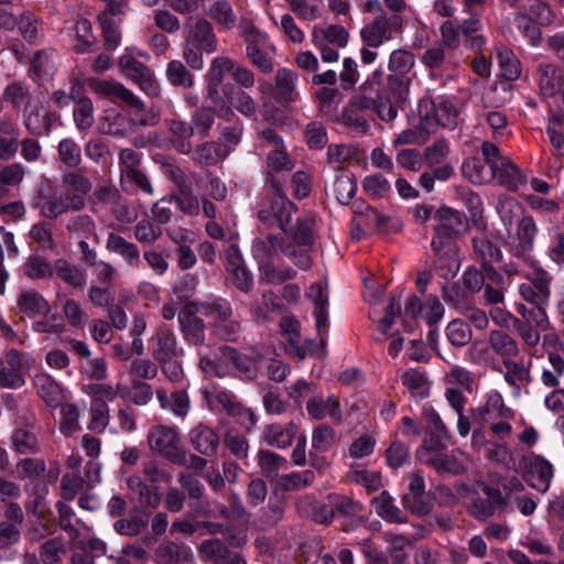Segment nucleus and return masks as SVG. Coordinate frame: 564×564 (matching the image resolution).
Listing matches in <instances>:
<instances>
[{"instance_id": "obj_18", "label": "nucleus", "mask_w": 564, "mask_h": 564, "mask_svg": "<svg viewBox=\"0 0 564 564\" xmlns=\"http://www.w3.org/2000/svg\"><path fill=\"white\" fill-rule=\"evenodd\" d=\"M177 482L182 492L186 496L189 506L198 513L205 514L209 503L205 501V487L193 474L182 471L177 475Z\"/></svg>"}, {"instance_id": "obj_43", "label": "nucleus", "mask_w": 564, "mask_h": 564, "mask_svg": "<svg viewBox=\"0 0 564 564\" xmlns=\"http://www.w3.org/2000/svg\"><path fill=\"white\" fill-rule=\"evenodd\" d=\"M378 516L384 521L394 523L406 522L404 513L394 505L393 498L388 491H382L378 497L371 501Z\"/></svg>"}, {"instance_id": "obj_17", "label": "nucleus", "mask_w": 564, "mask_h": 564, "mask_svg": "<svg viewBox=\"0 0 564 564\" xmlns=\"http://www.w3.org/2000/svg\"><path fill=\"white\" fill-rule=\"evenodd\" d=\"M70 98L74 102L73 117L76 127L79 130L89 129L94 123V105L82 84L72 86Z\"/></svg>"}, {"instance_id": "obj_34", "label": "nucleus", "mask_w": 564, "mask_h": 564, "mask_svg": "<svg viewBox=\"0 0 564 564\" xmlns=\"http://www.w3.org/2000/svg\"><path fill=\"white\" fill-rule=\"evenodd\" d=\"M306 410L315 420H323L329 415L333 420L341 421V410L339 401L329 395L326 400L321 397H313L307 401Z\"/></svg>"}, {"instance_id": "obj_56", "label": "nucleus", "mask_w": 564, "mask_h": 564, "mask_svg": "<svg viewBox=\"0 0 564 564\" xmlns=\"http://www.w3.org/2000/svg\"><path fill=\"white\" fill-rule=\"evenodd\" d=\"M445 335L451 345L457 348L466 346L473 338L469 325L458 318L447 324Z\"/></svg>"}, {"instance_id": "obj_22", "label": "nucleus", "mask_w": 564, "mask_h": 564, "mask_svg": "<svg viewBox=\"0 0 564 564\" xmlns=\"http://www.w3.org/2000/svg\"><path fill=\"white\" fill-rule=\"evenodd\" d=\"M152 355L158 362L183 355V349L177 346L176 336L170 328L162 327L158 330L152 339Z\"/></svg>"}, {"instance_id": "obj_24", "label": "nucleus", "mask_w": 564, "mask_h": 564, "mask_svg": "<svg viewBox=\"0 0 564 564\" xmlns=\"http://www.w3.org/2000/svg\"><path fill=\"white\" fill-rule=\"evenodd\" d=\"M230 152L227 145L217 141H206L193 148L192 160L202 166H215Z\"/></svg>"}, {"instance_id": "obj_62", "label": "nucleus", "mask_w": 564, "mask_h": 564, "mask_svg": "<svg viewBox=\"0 0 564 564\" xmlns=\"http://www.w3.org/2000/svg\"><path fill=\"white\" fill-rule=\"evenodd\" d=\"M518 313L523 317L521 322H525L530 326H534L535 328L542 330H545L549 326V319L543 305H520Z\"/></svg>"}, {"instance_id": "obj_4", "label": "nucleus", "mask_w": 564, "mask_h": 564, "mask_svg": "<svg viewBox=\"0 0 564 564\" xmlns=\"http://www.w3.org/2000/svg\"><path fill=\"white\" fill-rule=\"evenodd\" d=\"M403 26V19L397 13L378 14L373 21L360 31L365 44L370 47H378L383 42L392 39L393 33H400Z\"/></svg>"}, {"instance_id": "obj_51", "label": "nucleus", "mask_w": 564, "mask_h": 564, "mask_svg": "<svg viewBox=\"0 0 564 564\" xmlns=\"http://www.w3.org/2000/svg\"><path fill=\"white\" fill-rule=\"evenodd\" d=\"M314 218L311 216L300 217L296 220L294 230L289 231L288 236L294 242V245L311 247L314 243Z\"/></svg>"}, {"instance_id": "obj_39", "label": "nucleus", "mask_w": 564, "mask_h": 564, "mask_svg": "<svg viewBox=\"0 0 564 564\" xmlns=\"http://www.w3.org/2000/svg\"><path fill=\"white\" fill-rule=\"evenodd\" d=\"M550 223L549 234L552 243L549 249V257L553 262L564 264V214L554 215Z\"/></svg>"}, {"instance_id": "obj_11", "label": "nucleus", "mask_w": 564, "mask_h": 564, "mask_svg": "<svg viewBox=\"0 0 564 564\" xmlns=\"http://www.w3.org/2000/svg\"><path fill=\"white\" fill-rule=\"evenodd\" d=\"M118 65L123 76L135 83L144 93L150 96L158 95V85L152 79L150 69L142 62L126 54L119 57Z\"/></svg>"}, {"instance_id": "obj_14", "label": "nucleus", "mask_w": 564, "mask_h": 564, "mask_svg": "<svg viewBox=\"0 0 564 564\" xmlns=\"http://www.w3.org/2000/svg\"><path fill=\"white\" fill-rule=\"evenodd\" d=\"M524 480L530 487L541 494H545L553 478V466L542 456H533L524 464Z\"/></svg>"}, {"instance_id": "obj_38", "label": "nucleus", "mask_w": 564, "mask_h": 564, "mask_svg": "<svg viewBox=\"0 0 564 564\" xmlns=\"http://www.w3.org/2000/svg\"><path fill=\"white\" fill-rule=\"evenodd\" d=\"M156 397L163 409L170 410L178 417L184 419L191 409L189 398L184 390L174 391L167 395L163 389H158Z\"/></svg>"}, {"instance_id": "obj_30", "label": "nucleus", "mask_w": 564, "mask_h": 564, "mask_svg": "<svg viewBox=\"0 0 564 564\" xmlns=\"http://www.w3.org/2000/svg\"><path fill=\"white\" fill-rule=\"evenodd\" d=\"M10 447L19 455H35L41 451L36 434L22 425H14L10 435Z\"/></svg>"}, {"instance_id": "obj_19", "label": "nucleus", "mask_w": 564, "mask_h": 564, "mask_svg": "<svg viewBox=\"0 0 564 564\" xmlns=\"http://www.w3.org/2000/svg\"><path fill=\"white\" fill-rule=\"evenodd\" d=\"M214 400L230 416L237 417L238 423L247 431H250L257 422L254 413L238 402L235 397L225 390L217 391Z\"/></svg>"}, {"instance_id": "obj_9", "label": "nucleus", "mask_w": 564, "mask_h": 564, "mask_svg": "<svg viewBox=\"0 0 564 564\" xmlns=\"http://www.w3.org/2000/svg\"><path fill=\"white\" fill-rule=\"evenodd\" d=\"M534 79L542 97L552 98L561 95L562 100L564 99V66L540 63L535 67Z\"/></svg>"}, {"instance_id": "obj_50", "label": "nucleus", "mask_w": 564, "mask_h": 564, "mask_svg": "<svg viewBox=\"0 0 564 564\" xmlns=\"http://www.w3.org/2000/svg\"><path fill=\"white\" fill-rule=\"evenodd\" d=\"M431 133H433L431 127L420 118L416 127L403 130L395 137L393 145L397 148L403 144H422L430 138Z\"/></svg>"}, {"instance_id": "obj_46", "label": "nucleus", "mask_w": 564, "mask_h": 564, "mask_svg": "<svg viewBox=\"0 0 564 564\" xmlns=\"http://www.w3.org/2000/svg\"><path fill=\"white\" fill-rule=\"evenodd\" d=\"M258 464L260 466L261 474L270 481L276 480L279 471L288 467L286 458L269 449L259 451Z\"/></svg>"}, {"instance_id": "obj_25", "label": "nucleus", "mask_w": 564, "mask_h": 564, "mask_svg": "<svg viewBox=\"0 0 564 564\" xmlns=\"http://www.w3.org/2000/svg\"><path fill=\"white\" fill-rule=\"evenodd\" d=\"M283 238L268 235L265 239L257 238L252 241L251 253L257 262L258 271L273 263V252L281 250Z\"/></svg>"}, {"instance_id": "obj_48", "label": "nucleus", "mask_w": 564, "mask_h": 564, "mask_svg": "<svg viewBox=\"0 0 564 564\" xmlns=\"http://www.w3.org/2000/svg\"><path fill=\"white\" fill-rule=\"evenodd\" d=\"M2 98L13 108L20 109L21 107H24V110L28 111V106L31 101L32 94L29 86L25 83L19 80L9 84L4 88Z\"/></svg>"}, {"instance_id": "obj_54", "label": "nucleus", "mask_w": 564, "mask_h": 564, "mask_svg": "<svg viewBox=\"0 0 564 564\" xmlns=\"http://www.w3.org/2000/svg\"><path fill=\"white\" fill-rule=\"evenodd\" d=\"M213 334L220 340L237 343L241 333V323L232 317L210 323Z\"/></svg>"}, {"instance_id": "obj_52", "label": "nucleus", "mask_w": 564, "mask_h": 564, "mask_svg": "<svg viewBox=\"0 0 564 564\" xmlns=\"http://www.w3.org/2000/svg\"><path fill=\"white\" fill-rule=\"evenodd\" d=\"M169 83L174 87L188 89L194 85V77L186 66L177 59L167 63L165 70Z\"/></svg>"}, {"instance_id": "obj_57", "label": "nucleus", "mask_w": 564, "mask_h": 564, "mask_svg": "<svg viewBox=\"0 0 564 564\" xmlns=\"http://www.w3.org/2000/svg\"><path fill=\"white\" fill-rule=\"evenodd\" d=\"M506 367L503 379L512 387H518V383H529L530 369L522 361H514L512 358L502 360Z\"/></svg>"}, {"instance_id": "obj_1", "label": "nucleus", "mask_w": 564, "mask_h": 564, "mask_svg": "<svg viewBox=\"0 0 564 564\" xmlns=\"http://www.w3.org/2000/svg\"><path fill=\"white\" fill-rule=\"evenodd\" d=\"M66 191L59 197L40 194L33 206L48 219H56L68 212H79L86 206L84 196L93 189L90 180L80 172H68L63 175Z\"/></svg>"}, {"instance_id": "obj_13", "label": "nucleus", "mask_w": 564, "mask_h": 564, "mask_svg": "<svg viewBox=\"0 0 564 564\" xmlns=\"http://www.w3.org/2000/svg\"><path fill=\"white\" fill-rule=\"evenodd\" d=\"M409 495L402 498L403 507L412 513L424 517L431 512L432 505L425 499V481L421 471L409 475Z\"/></svg>"}, {"instance_id": "obj_36", "label": "nucleus", "mask_w": 564, "mask_h": 564, "mask_svg": "<svg viewBox=\"0 0 564 564\" xmlns=\"http://www.w3.org/2000/svg\"><path fill=\"white\" fill-rule=\"evenodd\" d=\"M274 198L271 200V209L273 215V223L276 221L279 228L288 234V227L291 224L292 215L297 210L296 205L291 202L282 187V193L273 194Z\"/></svg>"}, {"instance_id": "obj_37", "label": "nucleus", "mask_w": 564, "mask_h": 564, "mask_svg": "<svg viewBox=\"0 0 564 564\" xmlns=\"http://www.w3.org/2000/svg\"><path fill=\"white\" fill-rule=\"evenodd\" d=\"M306 296L314 303V316L316 321V329L319 336L327 330V304L328 297L324 294L321 284H312L306 293Z\"/></svg>"}, {"instance_id": "obj_8", "label": "nucleus", "mask_w": 564, "mask_h": 564, "mask_svg": "<svg viewBox=\"0 0 564 564\" xmlns=\"http://www.w3.org/2000/svg\"><path fill=\"white\" fill-rule=\"evenodd\" d=\"M28 356L15 349L7 351L3 359L0 358V387L17 389L24 386L23 372L29 369Z\"/></svg>"}, {"instance_id": "obj_6", "label": "nucleus", "mask_w": 564, "mask_h": 564, "mask_svg": "<svg viewBox=\"0 0 564 564\" xmlns=\"http://www.w3.org/2000/svg\"><path fill=\"white\" fill-rule=\"evenodd\" d=\"M87 84L93 91L120 107H128L135 111H142L144 109L143 101L119 82L88 78Z\"/></svg>"}, {"instance_id": "obj_12", "label": "nucleus", "mask_w": 564, "mask_h": 564, "mask_svg": "<svg viewBox=\"0 0 564 564\" xmlns=\"http://www.w3.org/2000/svg\"><path fill=\"white\" fill-rule=\"evenodd\" d=\"M265 184L272 194L282 193L283 183L279 173L292 171L295 166L294 161L286 153L284 148L275 149L268 153L265 160Z\"/></svg>"}, {"instance_id": "obj_31", "label": "nucleus", "mask_w": 564, "mask_h": 564, "mask_svg": "<svg viewBox=\"0 0 564 564\" xmlns=\"http://www.w3.org/2000/svg\"><path fill=\"white\" fill-rule=\"evenodd\" d=\"M55 120L56 115L54 112L39 105L28 111L25 127L33 135H48Z\"/></svg>"}, {"instance_id": "obj_15", "label": "nucleus", "mask_w": 564, "mask_h": 564, "mask_svg": "<svg viewBox=\"0 0 564 564\" xmlns=\"http://www.w3.org/2000/svg\"><path fill=\"white\" fill-rule=\"evenodd\" d=\"M198 312L191 307L187 302L183 312L178 315V324L184 339L194 346H202L205 343V322L196 316Z\"/></svg>"}, {"instance_id": "obj_55", "label": "nucleus", "mask_w": 564, "mask_h": 564, "mask_svg": "<svg viewBox=\"0 0 564 564\" xmlns=\"http://www.w3.org/2000/svg\"><path fill=\"white\" fill-rule=\"evenodd\" d=\"M18 26L23 39L29 43H37L43 36L42 21L29 11L19 17Z\"/></svg>"}, {"instance_id": "obj_63", "label": "nucleus", "mask_w": 564, "mask_h": 564, "mask_svg": "<svg viewBox=\"0 0 564 564\" xmlns=\"http://www.w3.org/2000/svg\"><path fill=\"white\" fill-rule=\"evenodd\" d=\"M17 471L21 479H35L44 475L46 464L42 458H22L17 463Z\"/></svg>"}, {"instance_id": "obj_45", "label": "nucleus", "mask_w": 564, "mask_h": 564, "mask_svg": "<svg viewBox=\"0 0 564 564\" xmlns=\"http://www.w3.org/2000/svg\"><path fill=\"white\" fill-rule=\"evenodd\" d=\"M471 248L475 258L481 263L500 262L502 260V251L485 235L474 236L471 238Z\"/></svg>"}, {"instance_id": "obj_28", "label": "nucleus", "mask_w": 564, "mask_h": 564, "mask_svg": "<svg viewBox=\"0 0 564 564\" xmlns=\"http://www.w3.org/2000/svg\"><path fill=\"white\" fill-rule=\"evenodd\" d=\"M20 131L14 122L7 118L0 117V160L9 161L18 152Z\"/></svg>"}, {"instance_id": "obj_27", "label": "nucleus", "mask_w": 564, "mask_h": 564, "mask_svg": "<svg viewBox=\"0 0 564 564\" xmlns=\"http://www.w3.org/2000/svg\"><path fill=\"white\" fill-rule=\"evenodd\" d=\"M297 433V425L293 422L286 424L273 423L264 427L262 433L263 441L278 448L289 447Z\"/></svg>"}, {"instance_id": "obj_58", "label": "nucleus", "mask_w": 564, "mask_h": 564, "mask_svg": "<svg viewBox=\"0 0 564 564\" xmlns=\"http://www.w3.org/2000/svg\"><path fill=\"white\" fill-rule=\"evenodd\" d=\"M192 126L194 132L200 138L205 139L209 135L210 129L215 122V110L212 107H200L192 115Z\"/></svg>"}, {"instance_id": "obj_47", "label": "nucleus", "mask_w": 564, "mask_h": 564, "mask_svg": "<svg viewBox=\"0 0 564 564\" xmlns=\"http://www.w3.org/2000/svg\"><path fill=\"white\" fill-rule=\"evenodd\" d=\"M156 564H178L187 560L188 549L173 541H165L154 550Z\"/></svg>"}, {"instance_id": "obj_33", "label": "nucleus", "mask_w": 564, "mask_h": 564, "mask_svg": "<svg viewBox=\"0 0 564 564\" xmlns=\"http://www.w3.org/2000/svg\"><path fill=\"white\" fill-rule=\"evenodd\" d=\"M435 218L438 220V225L435 228L453 237L463 234L467 227L465 216L449 207L440 208L435 214Z\"/></svg>"}, {"instance_id": "obj_32", "label": "nucleus", "mask_w": 564, "mask_h": 564, "mask_svg": "<svg viewBox=\"0 0 564 564\" xmlns=\"http://www.w3.org/2000/svg\"><path fill=\"white\" fill-rule=\"evenodd\" d=\"M106 248L112 253L121 256L128 265L135 268L139 267L140 251L137 245L128 241L118 234L110 232L107 238Z\"/></svg>"}, {"instance_id": "obj_29", "label": "nucleus", "mask_w": 564, "mask_h": 564, "mask_svg": "<svg viewBox=\"0 0 564 564\" xmlns=\"http://www.w3.org/2000/svg\"><path fill=\"white\" fill-rule=\"evenodd\" d=\"M297 74L289 68H279L274 76V99L280 104H288L296 98Z\"/></svg>"}, {"instance_id": "obj_35", "label": "nucleus", "mask_w": 564, "mask_h": 564, "mask_svg": "<svg viewBox=\"0 0 564 564\" xmlns=\"http://www.w3.org/2000/svg\"><path fill=\"white\" fill-rule=\"evenodd\" d=\"M18 307L29 317L48 315L51 306L48 302L36 291H22L17 301Z\"/></svg>"}, {"instance_id": "obj_44", "label": "nucleus", "mask_w": 564, "mask_h": 564, "mask_svg": "<svg viewBox=\"0 0 564 564\" xmlns=\"http://www.w3.org/2000/svg\"><path fill=\"white\" fill-rule=\"evenodd\" d=\"M120 183L122 189L130 194L137 192H141L147 196H152L154 194V188L150 178L140 169L130 170V172L121 174Z\"/></svg>"}, {"instance_id": "obj_61", "label": "nucleus", "mask_w": 564, "mask_h": 564, "mask_svg": "<svg viewBox=\"0 0 564 564\" xmlns=\"http://www.w3.org/2000/svg\"><path fill=\"white\" fill-rule=\"evenodd\" d=\"M425 464L434 467L441 474L459 475L464 473L463 465L453 455L436 454L427 458Z\"/></svg>"}, {"instance_id": "obj_16", "label": "nucleus", "mask_w": 564, "mask_h": 564, "mask_svg": "<svg viewBox=\"0 0 564 564\" xmlns=\"http://www.w3.org/2000/svg\"><path fill=\"white\" fill-rule=\"evenodd\" d=\"M186 28L188 29L187 43L206 53H214L217 50V37L213 25L206 19H191V23H187Z\"/></svg>"}, {"instance_id": "obj_20", "label": "nucleus", "mask_w": 564, "mask_h": 564, "mask_svg": "<svg viewBox=\"0 0 564 564\" xmlns=\"http://www.w3.org/2000/svg\"><path fill=\"white\" fill-rule=\"evenodd\" d=\"M490 176L496 180L499 185L511 192H517L521 186L525 185L528 181L527 175H524L520 167L509 158L500 161L497 164V170L491 169Z\"/></svg>"}, {"instance_id": "obj_10", "label": "nucleus", "mask_w": 564, "mask_h": 564, "mask_svg": "<svg viewBox=\"0 0 564 564\" xmlns=\"http://www.w3.org/2000/svg\"><path fill=\"white\" fill-rule=\"evenodd\" d=\"M536 232L538 228L533 218L523 216L517 225L513 241L510 242V254L524 263L531 262V251Z\"/></svg>"}, {"instance_id": "obj_42", "label": "nucleus", "mask_w": 564, "mask_h": 564, "mask_svg": "<svg viewBox=\"0 0 564 564\" xmlns=\"http://www.w3.org/2000/svg\"><path fill=\"white\" fill-rule=\"evenodd\" d=\"M488 344L502 360L513 358L519 354L517 341L501 329H494L489 333Z\"/></svg>"}, {"instance_id": "obj_3", "label": "nucleus", "mask_w": 564, "mask_h": 564, "mask_svg": "<svg viewBox=\"0 0 564 564\" xmlns=\"http://www.w3.org/2000/svg\"><path fill=\"white\" fill-rule=\"evenodd\" d=\"M479 488L485 497L477 491L468 494L467 511L473 518L485 521L491 518L497 510L505 511L507 509L508 502L499 489L485 482H480Z\"/></svg>"}, {"instance_id": "obj_2", "label": "nucleus", "mask_w": 564, "mask_h": 564, "mask_svg": "<svg viewBox=\"0 0 564 564\" xmlns=\"http://www.w3.org/2000/svg\"><path fill=\"white\" fill-rule=\"evenodd\" d=\"M218 356L224 364L231 366L237 377L246 381L257 379L259 366L263 360V354L256 348L250 349L249 352H242L228 345L218 348Z\"/></svg>"}, {"instance_id": "obj_59", "label": "nucleus", "mask_w": 564, "mask_h": 564, "mask_svg": "<svg viewBox=\"0 0 564 564\" xmlns=\"http://www.w3.org/2000/svg\"><path fill=\"white\" fill-rule=\"evenodd\" d=\"M314 479L315 475L312 470H303L282 475L279 484L285 491H296L312 485Z\"/></svg>"}, {"instance_id": "obj_41", "label": "nucleus", "mask_w": 564, "mask_h": 564, "mask_svg": "<svg viewBox=\"0 0 564 564\" xmlns=\"http://www.w3.org/2000/svg\"><path fill=\"white\" fill-rule=\"evenodd\" d=\"M34 384L40 398L52 408L61 404L63 392L59 384L48 375L39 373L34 378Z\"/></svg>"}, {"instance_id": "obj_60", "label": "nucleus", "mask_w": 564, "mask_h": 564, "mask_svg": "<svg viewBox=\"0 0 564 564\" xmlns=\"http://www.w3.org/2000/svg\"><path fill=\"white\" fill-rule=\"evenodd\" d=\"M66 230L69 235L87 238L95 234L96 225L91 216L79 214L68 218Z\"/></svg>"}, {"instance_id": "obj_7", "label": "nucleus", "mask_w": 564, "mask_h": 564, "mask_svg": "<svg viewBox=\"0 0 564 564\" xmlns=\"http://www.w3.org/2000/svg\"><path fill=\"white\" fill-rule=\"evenodd\" d=\"M148 443L152 451L160 453L170 462L181 465L185 462V453L178 447V435L175 429L156 426L148 434Z\"/></svg>"}, {"instance_id": "obj_64", "label": "nucleus", "mask_w": 564, "mask_h": 564, "mask_svg": "<svg viewBox=\"0 0 564 564\" xmlns=\"http://www.w3.org/2000/svg\"><path fill=\"white\" fill-rule=\"evenodd\" d=\"M228 547L218 539L206 540L200 544L199 552L206 561L224 564L228 556Z\"/></svg>"}, {"instance_id": "obj_53", "label": "nucleus", "mask_w": 564, "mask_h": 564, "mask_svg": "<svg viewBox=\"0 0 564 564\" xmlns=\"http://www.w3.org/2000/svg\"><path fill=\"white\" fill-rule=\"evenodd\" d=\"M170 196L172 203H175L185 215L197 216L199 214V199L194 194L193 184L177 191V193L170 194Z\"/></svg>"}, {"instance_id": "obj_21", "label": "nucleus", "mask_w": 564, "mask_h": 564, "mask_svg": "<svg viewBox=\"0 0 564 564\" xmlns=\"http://www.w3.org/2000/svg\"><path fill=\"white\" fill-rule=\"evenodd\" d=\"M127 488L133 499L142 508L156 509L162 500L159 488L147 484L140 476L132 475L127 478Z\"/></svg>"}, {"instance_id": "obj_23", "label": "nucleus", "mask_w": 564, "mask_h": 564, "mask_svg": "<svg viewBox=\"0 0 564 564\" xmlns=\"http://www.w3.org/2000/svg\"><path fill=\"white\" fill-rule=\"evenodd\" d=\"M188 440L193 448L203 456L210 457L216 455L219 446L218 434L204 423L194 426L188 434Z\"/></svg>"}, {"instance_id": "obj_40", "label": "nucleus", "mask_w": 564, "mask_h": 564, "mask_svg": "<svg viewBox=\"0 0 564 564\" xmlns=\"http://www.w3.org/2000/svg\"><path fill=\"white\" fill-rule=\"evenodd\" d=\"M330 188L340 204H349L357 191V182L354 173L349 170H339L335 175Z\"/></svg>"}, {"instance_id": "obj_26", "label": "nucleus", "mask_w": 564, "mask_h": 564, "mask_svg": "<svg viewBox=\"0 0 564 564\" xmlns=\"http://www.w3.org/2000/svg\"><path fill=\"white\" fill-rule=\"evenodd\" d=\"M191 307L194 311L203 314L206 317H210L214 321H221L226 317L234 316V308L231 303L224 297L210 296L205 301H191Z\"/></svg>"}, {"instance_id": "obj_49", "label": "nucleus", "mask_w": 564, "mask_h": 564, "mask_svg": "<svg viewBox=\"0 0 564 564\" xmlns=\"http://www.w3.org/2000/svg\"><path fill=\"white\" fill-rule=\"evenodd\" d=\"M401 382L408 388L412 397L423 399L429 394V381L423 371L409 369L401 375Z\"/></svg>"}, {"instance_id": "obj_5", "label": "nucleus", "mask_w": 564, "mask_h": 564, "mask_svg": "<svg viewBox=\"0 0 564 564\" xmlns=\"http://www.w3.org/2000/svg\"><path fill=\"white\" fill-rule=\"evenodd\" d=\"M417 113L419 118L425 120L434 132L437 126H455L458 111L448 99L432 100L423 98L419 102Z\"/></svg>"}]
</instances>
